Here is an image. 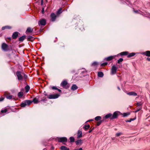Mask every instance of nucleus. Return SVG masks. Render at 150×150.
Instances as JSON below:
<instances>
[{"label":"nucleus","instance_id":"c03bdc74","mask_svg":"<svg viewBox=\"0 0 150 150\" xmlns=\"http://www.w3.org/2000/svg\"><path fill=\"white\" fill-rule=\"evenodd\" d=\"M108 63L107 62H104L101 65V66H105Z\"/></svg>","mask_w":150,"mask_h":150},{"label":"nucleus","instance_id":"ea45409f","mask_svg":"<svg viewBox=\"0 0 150 150\" xmlns=\"http://www.w3.org/2000/svg\"><path fill=\"white\" fill-rule=\"evenodd\" d=\"M7 112V110L6 109H5L4 110H2L1 111V112L2 113H6Z\"/></svg>","mask_w":150,"mask_h":150},{"label":"nucleus","instance_id":"7c9ffc66","mask_svg":"<svg viewBox=\"0 0 150 150\" xmlns=\"http://www.w3.org/2000/svg\"><path fill=\"white\" fill-rule=\"evenodd\" d=\"M23 96V93L22 92H19L18 94V96L19 98H21Z\"/></svg>","mask_w":150,"mask_h":150},{"label":"nucleus","instance_id":"cd10ccee","mask_svg":"<svg viewBox=\"0 0 150 150\" xmlns=\"http://www.w3.org/2000/svg\"><path fill=\"white\" fill-rule=\"evenodd\" d=\"M135 55V53L132 52V53H129V54L128 55L127 57H131L134 56Z\"/></svg>","mask_w":150,"mask_h":150},{"label":"nucleus","instance_id":"bb28decb","mask_svg":"<svg viewBox=\"0 0 150 150\" xmlns=\"http://www.w3.org/2000/svg\"><path fill=\"white\" fill-rule=\"evenodd\" d=\"M128 52H122L120 53V55H128Z\"/></svg>","mask_w":150,"mask_h":150},{"label":"nucleus","instance_id":"6e6552de","mask_svg":"<svg viewBox=\"0 0 150 150\" xmlns=\"http://www.w3.org/2000/svg\"><path fill=\"white\" fill-rule=\"evenodd\" d=\"M67 140V138L65 137L59 138L58 139V141L59 142L62 143L65 142H66Z\"/></svg>","mask_w":150,"mask_h":150},{"label":"nucleus","instance_id":"f8f14e48","mask_svg":"<svg viewBox=\"0 0 150 150\" xmlns=\"http://www.w3.org/2000/svg\"><path fill=\"white\" fill-rule=\"evenodd\" d=\"M118 116V112L117 111L115 112H114L113 115H112L111 118V119H115L117 118Z\"/></svg>","mask_w":150,"mask_h":150},{"label":"nucleus","instance_id":"ddd939ff","mask_svg":"<svg viewBox=\"0 0 150 150\" xmlns=\"http://www.w3.org/2000/svg\"><path fill=\"white\" fill-rule=\"evenodd\" d=\"M142 54L147 56L150 57V51H147L145 52L142 53Z\"/></svg>","mask_w":150,"mask_h":150},{"label":"nucleus","instance_id":"c9c22d12","mask_svg":"<svg viewBox=\"0 0 150 150\" xmlns=\"http://www.w3.org/2000/svg\"><path fill=\"white\" fill-rule=\"evenodd\" d=\"M62 9L61 8H60L57 11V15H59V14H61L62 13Z\"/></svg>","mask_w":150,"mask_h":150},{"label":"nucleus","instance_id":"58836bf2","mask_svg":"<svg viewBox=\"0 0 150 150\" xmlns=\"http://www.w3.org/2000/svg\"><path fill=\"white\" fill-rule=\"evenodd\" d=\"M123 61V59L122 58H120L117 60V63L118 64H120V63L122 62Z\"/></svg>","mask_w":150,"mask_h":150},{"label":"nucleus","instance_id":"a211bd4d","mask_svg":"<svg viewBox=\"0 0 150 150\" xmlns=\"http://www.w3.org/2000/svg\"><path fill=\"white\" fill-rule=\"evenodd\" d=\"M11 28V27L9 26H4L2 28V30H4L6 29H10Z\"/></svg>","mask_w":150,"mask_h":150},{"label":"nucleus","instance_id":"a18cd8bd","mask_svg":"<svg viewBox=\"0 0 150 150\" xmlns=\"http://www.w3.org/2000/svg\"><path fill=\"white\" fill-rule=\"evenodd\" d=\"M134 120V119H132V118H131L129 120H128L126 121V122H130L132 121H133Z\"/></svg>","mask_w":150,"mask_h":150},{"label":"nucleus","instance_id":"052dcab7","mask_svg":"<svg viewBox=\"0 0 150 150\" xmlns=\"http://www.w3.org/2000/svg\"><path fill=\"white\" fill-rule=\"evenodd\" d=\"M92 120H89L88 121V122H89V121H92Z\"/></svg>","mask_w":150,"mask_h":150},{"label":"nucleus","instance_id":"9b49d317","mask_svg":"<svg viewBox=\"0 0 150 150\" xmlns=\"http://www.w3.org/2000/svg\"><path fill=\"white\" fill-rule=\"evenodd\" d=\"M82 136V133L81 131L79 130L77 133V139L80 138Z\"/></svg>","mask_w":150,"mask_h":150},{"label":"nucleus","instance_id":"4d7b16f0","mask_svg":"<svg viewBox=\"0 0 150 150\" xmlns=\"http://www.w3.org/2000/svg\"><path fill=\"white\" fill-rule=\"evenodd\" d=\"M44 95L45 96H48V95L47 94L45 93V94Z\"/></svg>","mask_w":150,"mask_h":150},{"label":"nucleus","instance_id":"20e7f679","mask_svg":"<svg viewBox=\"0 0 150 150\" xmlns=\"http://www.w3.org/2000/svg\"><path fill=\"white\" fill-rule=\"evenodd\" d=\"M59 96L60 95L58 94H50L49 95L47 98L49 99H54L58 98Z\"/></svg>","mask_w":150,"mask_h":150},{"label":"nucleus","instance_id":"13d9d810","mask_svg":"<svg viewBox=\"0 0 150 150\" xmlns=\"http://www.w3.org/2000/svg\"><path fill=\"white\" fill-rule=\"evenodd\" d=\"M43 150H47L45 148Z\"/></svg>","mask_w":150,"mask_h":150},{"label":"nucleus","instance_id":"c756f323","mask_svg":"<svg viewBox=\"0 0 150 150\" xmlns=\"http://www.w3.org/2000/svg\"><path fill=\"white\" fill-rule=\"evenodd\" d=\"M32 101L33 102H34L35 103H37L39 102L37 98H34Z\"/></svg>","mask_w":150,"mask_h":150},{"label":"nucleus","instance_id":"49530a36","mask_svg":"<svg viewBox=\"0 0 150 150\" xmlns=\"http://www.w3.org/2000/svg\"><path fill=\"white\" fill-rule=\"evenodd\" d=\"M5 39L6 40H7V39H8V40H9L10 41L11 40V38L10 37L5 38Z\"/></svg>","mask_w":150,"mask_h":150},{"label":"nucleus","instance_id":"f3484780","mask_svg":"<svg viewBox=\"0 0 150 150\" xmlns=\"http://www.w3.org/2000/svg\"><path fill=\"white\" fill-rule=\"evenodd\" d=\"M127 94L130 96H136L137 94L136 93L134 92H130L127 93Z\"/></svg>","mask_w":150,"mask_h":150},{"label":"nucleus","instance_id":"39448f33","mask_svg":"<svg viewBox=\"0 0 150 150\" xmlns=\"http://www.w3.org/2000/svg\"><path fill=\"white\" fill-rule=\"evenodd\" d=\"M4 95L6 96L7 99L11 100L14 98V97L12 95H11L10 93L7 92H5L4 94Z\"/></svg>","mask_w":150,"mask_h":150},{"label":"nucleus","instance_id":"5701e85b","mask_svg":"<svg viewBox=\"0 0 150 150\" xmlns=\"http://www.w3.org/2000/svg\"><path fill=\"white\" fill-rule=\"evenodd\" d=\"M25 38V35H23L20 37L18 39V40L22 42L24 40Z\"/></svg>","mask_w":150,"mask_h":150},{"label":"nucleus","instance_id":"473e14b6","mask_svg":"<svg viewBox=\"0 0 150 150\" xmlns=\"http://www.w3.org/2000/svg\"><path fill=\"white\" fill-rule=\"evenodd\" d=\"M101 119V117L100 116H97L95 118V120L96 121L100 120Z\"/></svg>","mask_w":150,"mask_h":150},{"label":"nucleus","instance_id":"72a5a7b5","mask_svg":"<svg viewBox=\"0 0 150 150\" xmlns=\"http://www.w3.org/2000/svg\"><path fill=\"white\" fill-rule=\"evenodd\" d=\"M142 108V107H137L136 108L137 110L134 111V112L136 113L138 112Z\"/></svg>","mask_w":150,"mask_h":150},{"label":"nucleus","instance_id":"6ab92c4d","mask_svg":"<svg viewBox=\"0 0 150 150\" xmlns=\"http://www.w3.org/2000/svg\"><path fill=\"white\" fill-rule=\"evenodd\" d=\"M78 88V87L76 85L73 84L71 88V89L73 91H74Z\"/></svg>","mask_w":150,"mask_h":150},{"label":"nucleus","instance_id":"9d476101","mask_svg":"<svg viewBox=\"0 0 150 150\" xmlns=\"http://www.w3.org/2000/svg\"><path fill=\"white\" fill-rule=\"evenodd\" d=\"M19 33L18 32H14L12 35V37L13 39H15L17 38Z\"/></svg>","mask_w":150,"mask_h":150},{"label":"nucleus","instance_id":"6e6d98bb","mask_svg":"<svg viewBox=\"0 0 150 150\" xmlns=\"http://www.w3.org/2000/svg\"><path fill=\"white\" fill-rule=\"evenodd\" d=\"M118 89L119 90H120V88L119 87V86H118L117 87Z\"/></svg>","mask_w":150,"mask_h":150},{"label":"nucleus","instance_id":"603ef678","mask_svg":"<svg viewBox=\"0 0 150 150\" xmlns=\"http://www.w3.org/2000/svg\"><path fill=\"white\" fill-rule=\"evenodd\" d=\"M147 59L148 61H150V58H147Z\"/></svg>","mask_w":150,"mask_h":150},{"label":"nucleus","instance_id":"5fc2aeb1","mask_svg":"<svg viewBox=\"0 0 150 150\" xmlns=\"http://www.w3.org/2000/svg\"><path fill=\"white\" fill-rule=\"evenodd\" d=\"M78 150H83V149L81 148H80L79 149H78Z\"/></svg>","mask_w":150,"mask_h":150},{"label":"nucleus","instance_id":"423d86ee","mask_svg":"<svg viewBox=\"0 0 150 150\" xmlns=\"http://www.w3.org/2000/svg\"><path fill=\"white\" fill-rule=\"evenodd\" d=\"M117 68L115 65L112 66L111 68V73L112 74H114L116 73Z\"/></svg>","mask_w":150,"mask_h":150},{"label":"nucleus","instance_id":"a19ab883","mask_svg":"<svg viewBox=\"0 0 150 150\" xmlns=\"http://www.w3.org/2000/svg\"><path fill=\"white\" fill-rule=\"evenodd\" d=\"M103 120H100L97 123V126H99L100 125V124H101Z\"/></svg>","mask_w":150,"mask_h":150},{"label":"nucleus","instance_id":"1a4fd4ad","mask_svg":"<svg viewBox=\"0 0 150 150\" xmlns=\"http://www.w3.org/2000/svg\"><path fill=\"white\" fill-rule=\"evenodd\" d=\"M46 24V21L45 19H42L39 21L38 24L39 25H45Z\"/></svg>","mask_w":150,"mask_h":150},{"label":"nucleus","instance_id":"c85d7f7f","mask_svg":"<svg viewBox=\"0 0 150 150\" xmlns=\"http://www.w3.org/2000/svg\"><path fill=\"white\" fill-rule=\"evenodd\" d=\"M90 127V126L89 125H85L83 127V128L85 130H87Z\"/></svg>","mask_w":150,"mask_h":150},{"label":"nucleus","instance_id":"412c9836","mask_svg":"<svg viewBox=\"0 0 150 150\" xmlns=\"http://www.w3.org/2000/svg\"><path fill=\"white\" fill-rule=\"evenodd\" d=\"M25 92L28 93L30 89V87L28 85H27L25 87Z\"/></svg>","mask_w":150,"mask_h":150},{"label":"nucleus","instance_id":"79ce46f5","mask_svg":"<svg viewBox=\"0 0 150 150\" xmlns=\"http://www.w3.org/2000/svg\"><path fill=\"white\" fill-rule=\"evenodd\" d=\"M33 39V37L31 36H29L28 37V40H31L32 39Z\"/></svg>","mask_w":150,"mask_h":150},{"label":"nucleus","instance_id":"bf43d9fd","mask_svg":"<svg viewBox=\"0 0 150 150\" xmlns=\"http://www.w3.org/2000/svg\"><path fill=\"white\" fill-rule=\"evenodd\" d=\"M74 150H78V149H74Z\"/></svg>","mask_w":150,"mask_h":150},{"label":"nucleus","instance_id":"3c124183","mask_svg":"<svg viewBox=\"0 0 150 150\" xmlns=\"http://www.w3.org/2000/svg\"><path fill=\"white\" fill-rule=\"evenodd\" d=\"M92 129H90L89 131H88V132L89 133H91L92 131Z\"/></svg>","mask_w":150,"mask_h":150},{"label":"nucleus","instance_id":"4468645a","mask_svg":"<svg viewBox=\"0 0 150 150\" xmlns=\"http://www.w3.org/2000/svg\"><path fill=\"white\" fill-rule=\"evenodd\" d=\"M114 58L113 56H111L105 58V60L107 61H109L111 60Z\"/></svg>","mask_w":150,"mask_h":150},{"label":"nucleus","instance_id":"2eb2a0df","mask_svg":"<svg viewBox=\"0 0 150 150\" xmlns=\"http://www.w3.org/2000/svg\"><path fill=\"white\" fill-rule=\"evenodd\" d=\"M76 144V145H78L79 144L81 145L82 143V140L80 139L78 140L75 142Z\"/></svg>","mask_w":150,"mask_h":150},{"label":"nucleus","instance_id":"aec40b11","mask_svg":"<svg viewBox=\"0 0 150 150\" xmlns=\"http://www.w3.org/2000/svg\"><path fill=\"white\" fill-rule=\"evenodd\" d=\"M51 88L53 90H57L59 92H61V90L60 89H58L57 87L56 86H52L51 87Z\"/></svg>","mask_w":150,"mask_h":150},{"label":"nucleus","instance_id":"de8ad7c7","mask_svg":"<svg viewBox=\"0 0 150 150\" xmlns=\"http://www.w3.org/2000/svg\"><path fill=\"white\" fill-rule=\"evenodd\" d=\"M121 134H122L121 133H117L116 134V135L117 137H118V136H120V135H121Z\"/></svg>","mask_w":150,"mask_h":150},{"label":"nucleus","instance_id":"0eeeda50","mask_svg":"<svg viewBox=\"0 0 150 150\" xmlns=\"http://www.w3.org/2000/svg\"><path fill=\"white\" fill-rule=\"evenodd\" d=\"M57 16L54 13H51L50 16L51 21L53 22L55 21Z\"/></svg>","mask_w":150,"mask_h":150},{"label":"nucleus","instance_id":"393cba45","mask_svg":"<svg viewBox=\"0 0 150 150\" xmlns=\"http://www.w3.org/2000/svg\"><path fill=\"white\" fill-rule=\"evenodd\" d=\"M27 105H30L33 102V101H32L30 100H26L25 101Z\"/></svg>","mask_w":150,"mask_h":150},{"label":"nucleus","instance_id":"4c0bfd02","mask_svg":"<svg viewBox=\"0 0 150 150\" xmlns=\"http://www.w3.org/2000/svg\"><path fill=\"white\" fill-rule=\"evenodd\" d=\"M142 104V103L141 102H137V107H141L140 105Z\"/></svg>","mask_w":150,"mask_h":150},{"label":"nucleus","instance_id":"a878e982","mask_svg":"<svg viewBox=\"0 0 150 150\" xmlns=\"http://www.w3.org/2000/svg\"><path fill=\"white\" fill-rule=\"evenodd\" d=\"M112 114L111 113H109L105 115V118L106 119L110 118V119H111V118L112 117Z\"/></svg>","mask_w":150,"mask_h":150},{"label":"nucleus","instance_id":"7ed1b4c3","mask_svg":"<svg viewBox=\"0 0 150 150\" xmlns=\"http://www.w3.org/2000/svg\"><path fill=\"white\" fill-rule=\"evenodd\" d=\"M1 47L2 50L5 51H7L9 50L8 46L5 43H2Z\"/></svg>","mask_w":150,"mask_h":150},{"label":"nucleus","instance_id":"2f4dec72","mask_svg":"<svg viewBox=\"0 0 150 150\" xmlns=\"http://www.w3.org/2000/svg\"><path fill=\"white\" fill-rule=\"evenodd\" d=\"M27 105L25 101L21 104L20 106L21 107H25Z\"/></svg>","mask_w":150,"mask_h":150},{"label":"nucleus","instance_id":"4be33fe9","mask_svg":"<svg viewBox=\"0 0 150 150\" xmlns=\"http://www.w3.org/2000/svg\"><path fill=\"white\" fill-rule=\"evenodd\" d=\"M60 149L61 150H69V148H67L65 146H62L60 147Z\"/></svg>","mask_w":150,"mask_h":150},{"label":"nucleus","instance_id":"e433bc0d","mask_svg":"<svg viewBox=\"0 0 150 150\" xmlns=\"http://www.w3.org/2000/svg\"><path fill=\"white\" fill-rule=\"evenodd\" d=\"M98 64V63L97 62H94L92 64V66H97Z\"/></svg>","mask_w":150,"mask_h":150},{"label":"nucleus","instance_id":"864d4df0","mask_svg":"<svg viewBox=\"0 0 150 150\" xmlns=\"http://www.w3.org/2000/svg\"><path fill=\"white\" fill-rule=\"evenodd\" d=\"M41 4L42 5L43 3V0H41Z\"/></svg>","mask_w":150,"mask_h":150},{"label":"nucleus","instance_id":"f03ea898","mask_svg":"<svg viewBox=\"0 0 150 150\" xmlns=\"http://www.w3.org/2000/svg\"><path fill=\"white\" fill-rule=\"evenodd\" d=\"M61 86L64 88L66 89H68L69 86V84L66 80L64 81L61 83Z\"/></svg>","mask_w":150,"mask_h":150},{"label":"nucleus","instance_id":"8fccbe9b","mask_svg":"<svg viewBox=\"0 0 150 150\" xmlns=\"http://www.w3.org/2000/svg\"><path fill=\"white\" fill-rule=\"evenodd\" d=\"M4 98H0V101H2L4 100Z\"/></svg>","mask_w":150,"mask_h":150},{"label":"nucleus","instance_id":"f704fd0d","mask_svg":"<svg viewBox=\"0 0 150 150\" xmlns=\"http://www.w3.org/2000/svg\"><path fill=\"white\" fill-rule=\"evenodd\" d=\"M69 139L71 142H73L74 141V139L73 137H70Z\"/></svg>","mask_w":150,"mask_h":150},{"label":"nucleus","instance_id":"09e8293b","mask_svg":"<svg viewBox=\"0 0 150 150\" xmlns=\"http://www.w3.org/2000/svg\"><path fill=\"white\" fill-rule=\"evenodd\" d=\"M42 13V14H43L44 13V8H43L42 9V10L41 11Z\"/></svg>","mask_w":150,"mask_h":150},{"label":"nucleus","instance_id":"37998d69","mask_svg":"<svg viewBox=\"0 0 150 150\" xmlns=\"http://www.w3.org/2000/svg\"><path fill=\"white\" fill-rule=\"evenodd\" d=\"M129 115V113H125L123 114V116L124 117H126Z\"/></svg>","mask_w":150,"mask_h":150},{"label":"nucleus","instance_id":"f257e3e1","mask_svg":"<svg viewBox=\"0 0 150 150\" xmlns=\"http://www.w3.org/2000/svg\"><path fill=\"white\" fill-rule=\"evenodd\" d=\"M16 74L18 80L19 81L23 80V78L25 80L27 77V76L24 73L19 71H17L16 73Z\"/></svg>","mask_w":150,"mask_h":150},{"label":"nucleus","instance_id":"b1692460","mask_svg":"<svg viewBox=\"0 0 150 150\" xmlns=\"http://www.w3.org/2000/svg\"><path fill=\"white\" fill-rule=\"evenodd\" d=\"M103 73L102 72L99 71L98 72V77H102L103 76Z\"/></svg>","mask_w":150,"mask_h":150},{"label":"nucleus","instance_id":"680f3d73","mask_svg":"<svg viewBox=\"0 0 150 150\" xmlns=\"http://www.w3.org/2000/svg\"><path fill=\"white\" fill-rule=\"evenodd\" d=\"M42 100L44 101L45 100Z\"/></svg>","mask_w":150,"mask_h":150},{"label":"nucleus","instance_id":"dca6fc26","mask_svg":"<svg viewBox=\"0 0 150 150\" xmlns=\"http://www.w3.org/2000/svg\"><path fill=\"white\" fill-rule=\"evenodd\" d=\"M33 28H31L30 27H28L26 31V33H32L33 32Z\"/></svg>","mask_w":150,"mask_h":150}]
</instances>
